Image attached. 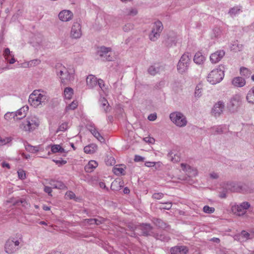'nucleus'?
I'll return each instance as SVG.
<instances>
[{
  "mask_svg": "<svg viewBox=\"0 0 254 254\" xmlns=\"http://www.w3.org/2000/svg\"><path fill=\"white\" fill-rule=\"evenodd\" d=\"M56 72L57 76L60 78L61 82L64 85L74 80V71L66 68L62 64L56 65Z\"/></svg>",
  "mask_w": 254,
  "mask_h": 254,
  "instance_id": "obj_1",
  "label": "nucleus"
},
{
  "mask_svg": "<svg viewBox=\"0 0 254 254\" xmlns=\"http://www.w3.org/2000/svg\"><path fill=\"white\" fill-rule=\"evenodd\" d=\"M47 100V96L43 91L40 90H34L29 96L28 102L34 107L45 103Z\"/></svg>",
  "mask_w": 254,
  "mask_h": 254,
  "instance_id": "obj_2",
  "label": "nucleus"
},
{
  "mask_svg": "<svg viewBox=\"0 0 254 254\" xmlns=\"http://www.w3.org/2000/svg\"><path fill=\"white\" fill-rule=\"evenodd\" d=\"M224 66H219L212 70L208 75L207 80L211 84L219 83L224 76Z\"/></svg>",
  "mask_w": 254,
  "mask_h": 254,
  "instance_id": "obj_3",
  "label": "nucleus"
},
{
  "mask_svg": "<svg viewBox=\"0 0 254 254\" xmlns=\"http://www.w3.org/2000/svg\"><path fill=\"white\" fill-rule=\"evenodd\" d=\"M191 62V55L189 53H184L181 57L177 65V69L181 73H183L188 69Z\"/></svg>",
  "mask_w": 254,
  "mask_h": 254,
  "instance_id": "obj_4",
  "label": "nucleus"
},
{
  "mask_svg": "<svg viewBox=\"0 0 254 254\" xmlns=\"http://www.w3.org/2000/svg\"><path fill=\"white\" fill-rule=\"evenodd\" d=\"M39 123L38 118L35 116H30L22 123L21 127L25 131H31L39 126Z\"/></svg>",
  "mask_w": 254,
  "mask_h": 254,
  "instance_id": "obj_5",
  "label": "nucleus"
},
{
  "mask_svg": "<svg viewBox=\"0 0 254 254\" xmlns=\"http://www.w3.org/2000/svg\"><path fill=\"white\" fill-rule=\"evenodd\" d=\"M170 118L174 124L179 127H185L187 124L186 117L181 112H176L170 114Z\"/></svg>",
  "mask_w": 254,
  "mask_h": 254,
  "instance_id": "obj_6",
  "label": "nucleus"
},
{
  "mask_svg": "<svg viewBox=\"0 0 254 254\" xmlns=\"http://www.w3.org/2000/svg\"><path fill=\"white\" fill-rule=\"evenodd\" d=\"M163 29V25L160 21L155 22L149 35V39L152 41H156L160 37V33Z\"/></svg>",
  "mask_w": 254,
  "mask_h": 254,
  "instance_id": "obj_7",
  "label": "nucleus"
},
{
  "mask_svg": "<svg viewBox=\"0 0 254 254\" xmlns=\"http://www.w3.org/2000/svg\"><path fill=\"white\" fill-rule=\"evenodd\" d=\"M251 205L248 202H243L239 205H234L231 207L233 213L238 216H242L245 214Z\"/></svg>",
  "mask_w": 254,
  "mask_h": 254,
  "instance_id": "obj_8",
  "label": "nucleus"
},
{
  "mask_svg": "<svg viewBox=\"0 0 254 254\" xmlns=\"http://www.w3.org/2000/svg\"><path fill=\"white\" fill-rule=\"evenodd\" d=\"M137 228L138 230L140 231V234H139V236H152L153 235V233L152 231L153 227L150 224L142 223L138 225Z\"/></svg>",
  "mask_w": 254,
  "mask_h": 254,
  "instance_id": "obj_9",
  "label": "nucleus"
},
{
  "mask_svg": "<svg viewBox=\"0 0 254 254\" xmlns=\"http://www.w3.org/2000/svg\"><path fill=\"white\" fill-rule=\"evenodd\" d=\"M241 105V98L239 95H236L231 98L228 107L231 112H235L238 110Z\"/></svg>",
  "mask_w": 254,
  "mask_h": 254,
  "instance_id": "obj_10",
  "label": "nucleus"
},
{
  "mask_svg": "<svg viewBox=\"0 0 254 254\" xmlns=\"http://www.w3.org/2000/svg\"><path fill=\"white\" fill-rule=\"evenodd\" d=\"M98 54L101 57H104L106 60L111 61L113 60L111 56V48L105 47H101L98 51Z\"/></svg>",
  "mask_w": 254,
  "mask_h": 254,
  "instance_id": "obj_11",
  "label": "nucleus"
},
{
  "mask_svg": "<svg viewBox=\"0 0 254 254\" xmlns=\"http://www.w3.org/2000/svg\"><path fill=\"white\" fill-rule=\"evenodd\" d=\"M224 107V103L219 101L214 105L212 109V113L215 117H218L223 113Z\"/></svg>",
  "mask_w": 254,
  "mask_h": 254,
  "instance_id": "obj_12",
  "label": "nucleus"
},
{
  "mask_svg": "<svg viewBox=\"0 0 254 254\" xmlns=\"http://www.w3.org/2000/svg\"><path fill=\"white\" fill-rule=\"evenodd\" d=\"M81 25L79 23L76 22L73 24L70 32V35L72 38L77 39L81 36Z\"/></svg>",
  "mask_w": 254,
  "mask_h": 254,
  "instance_id": "obj_13",
  "label": "nucleus"
},
{
  "mask_svg": "<svg viewBox=\"0 0 254 254\" xmlns=\"http://www.w3.org/2000/svg\"><path fill=\"white\" fill-rule=\"evenodd\" d=\"M189 249L185 246H176L170 249L171 254H187Z\"/></svg>",
  "mask_w": 254,
  "mask_h": 254,
  "instance_id": "obj_14",
  "label": "nucleus"
},
{
  "mask_svg": "<svg viewBox=\"0 0 254 254\" xmlns=\"http://www.w3.org/2000/svg\"><path fill=\"white\" fill-rule=\"evenodd\" d=\"M225 52L223 50L218 51L210 56V60L212 63H217L224 57Z\"/></svg>",
  "mask_w": 254,
  "mask_h": 254,
  "instance_id": "obj_15",
  "label": "nucleus"
},
{
  "mask_svg": "<svg viewBox=\"0 0 254 254\" xmlns=\"http://www.w3.org/2000/svg\"><path fill=\"white\" fill-rule=\"evenodd\" d=\"M3 56L6 61L10 64H13L16 60L14 57V55L12 54L9 48H5L3 51Z\"/></svg>",
  "mask_w": 254,
  "mask_h": 254,
  "instance_id": "obj_16",
  "label": "nucleus"
},
{
  "mask_svg": "<svg viewBox=\"0 0 254 254\" xmlns=\"http://www.w3.org/2000/svg\"><path fill=\"white\" fill-rule=\"evenodd\" d=\"M72 13L68 10H64L59 14V19L63 21H69L72 17Z\"/></svg>",
  "mask_w": 254,
  "mask_h": 254,
  "instance_id": "obj_17",
  "label": "nucleus"
},
{
  "mask_svg": "<svg viewBox=\"0 0 254 254\" xmlns=\"http://www.w3.org/2000/svg\"><path fill=\"white\" fill-rule=\"evenodd\" d=\"M163 43L168 47H172L176 43V36L175 35H167L163 41Z\"/></svg>",
  "mask_w": 254,
  "mask_h": 254,
  "instance_id": "obj_18",
  "label": "nucleus"
},
{
  "mask_svg": "<svg viewBox=\"0 0 254 254\" xmlns=\"http://www.w3.org/2000/svg\"><path fill=\"white\" fill-rule=\"evenodd\" d=\"M5 251L8 254H11L16 251V248L14 247V241L8 240L5 244Z\"/></svg>",
  "mask_w": 254,
  "mask_h": 254,
  "instance_id": "obj_19",
  "label": "nucleus"
},
{
  "mask_svg": "<svg viewBox=\"0 0 254 254\" xmlns=\"http://www.w3.org/2000/svg\"><path fill=\"white\" fill-rule=\"evenodd\" d=\"M87 86L89 88H92L97 84V78L93 75H89L86 78Z\"/></svg>",
  "mask_w": 254,
  "mask_h": 254,
  "instance_id": "obj_20",
  "label": "nucleus"
},
{
  "mask_svg": "<svg viewBox=\"0 0 254 254\" xmlns=\"http://www.w3.org/2000/svg\"><path fill=\"white\" fill-rule=\"evenodd\" d=\"M181 166L182 168V169L187 173L189 175L191 176L194 175L195 176L196 174V170L192 167H191L190 165H187L185 163H182L181 164Z\"/></svg>",
  "mask_w": 254,
  "mask_h": 254,
  "instance_id": "obj_21",
  "label": "nucleus"
},
{
  "mask_svg": "<svg viewBox=\"0 0 254 254\" xmlns=\"http://www.w3.org/2000/svg\"><path fill=\"white\" fill-rule=\"evenodd\" d=\"M49 184L55 189L64 190L66 188L65 185L61 181L52 180L49 182Z\"/></svg>",
  "mask_w": 254,
  "mask_h": 254,
  "instance_id": "obj_22",
  "label": "nucleus"
},
{
  "mask_svg": "<svg viewBox=\"0 0 254 254\" xmlns=\"http://www.w3.org/2000/svg\"><path fill=\"white\" fill-rule=\"evenodd\" d=\"M232 84L236 87H241L246 84V81L242 77H236L232 80Z\"/></svg>",
  "mask_w": 254,
  "mask_h": 254,
  "instance_id": "obj_23",
  "label": "nucleus"
},
{
  "mask_svg": "<svg viewBox=\"0 0 254 254\" xmlns=\"http://www.w3.org/2000/svg\"><path fill=\"white\" fill-rule=\"evenodd\" d=\"M98 163L94 160L90 161L85 166L84 170L87 173H91L97 167Z\"/></svg>",
  "mask_w": 254,
  "mask_h": 254,
  "instance_id": "obj_24",
  "label": "nucleus"
},
{
  "mask_svg": "<svg viewBox=\"0 0 254 254\" xmlns=\"http://www.w3.org/2000/svg\"><path fill=\"white\" fill-rule=\"evenodd\" d=\"M162 67L158 64L151 65L148 69V72L149 74L154 75L160 72L162 69Z\"/></svg>",
  "mask_w": 254,
  "mask_h": 254,
  "instance_id": "obj_25",
  "label": "nucleus"
},
{
  "mask_svg": "<svg viewBox=\"0 0 254 254\" xmlns=\"http://www.w3.org/2000/svg\"><path fill=\"white\" fill-rule=\"evenodd\" d=\"M29 108L27 106H23L19 109L17 112H15L17 114V117L19 116V117L16 118L17 120H20L25 117L27 114Z\"/></svg>",
  "mask_w": 254,
  "mask_h": 254,
  "instance_id": "obj_26",
  "label": "nucleus"
},
{
  "mask_svg": "<svg viewBox=\"0 0 254 254\" xmlns=\"http://www.w3.org/2000/svg\"><path fill=\"white\" fill-rule=\"evenodd\" d=\"M157 240H160L162 242H167L170 240V238L162 233H153L152 236Z\"/></svg>",
  "mask_w": 254,
  "mask_h": 254,
  "instance_id": "obj_27",
  "label": "nucleus"
},
{
  "mask_svg": "<svg viewBox=\"0 0 254 254\" xmlns=\"http://www.w3.org/2000/svg\"><path fill=\"white\" fill-rule=\"evenodd\" d=\"M99 102L100 103L101 107L104 110V111L107 113L111 110V107L109 106L108 101L105 98H102L100 99Z\"/></svg>",
  "mask_w": 254,
  "mask_h": 254,
  "instance_id": "obj_28",
  "label": "nucleus"
},
{
  "mask_svg": "<svg viewBox=\"0 0 254 254\" xmlns=\"http://www.w3.org/2000/svg\"><path fill=\"white\" fill-rule=\"evenodd\" d=\"M90 131L92 135L101 143L105 142L104 138L101 135L97 129L95 127L90 129Z\"/></svg>",
  "mask_w": 254,
  "mask_h": 254,
  "instance_id": "obj_29",
  "label": "nucleus"
},
{
  "mask_svg": "<svg viewBox=\"0 0 254 254\" xmlns=\"http://www.w3.org/2000/svg\"><path fill=\"white\" fill-rule=\"evenodd\" d=\"M97 149V145L94 143H91L84 147V151L86 153L93 154Z\"/></svg>",
  "mask_w": 254,
  "mask_h": 254,
  "instance_id": "obj_30",
  "label": "nucleus"
},
{
  "mask_svg": "<svg viewBox=\"0 0 254 254\" xmlns=\"http://www.w3.org/2000/svg\"><path fill=\"white\" fill-rule=\"evenodd\" d=\"M205 60V57L200 52L196 53L193 58L194 62L198 64H203Z\"/></svg>",
  "mask_w": 254,
  "mask_h": 254,
  "instance_id": "obj_31",
  "label": "nucleus"
},
{
  "mask_svg": "<svg viewBox=\"0 0 254 254\" xmlns=\"http://www.w3.org/2000/svg\"><path fill=\"white\" fill-rule=\"evenodd\" d=\"M152 221L153 223L158 228L161 229H165L168 227L167 224L160 219L153 218Z\"/></svg>",
  "mask_w": 254,
  "mask_h": 254,
  "instance_id": "obj_32",
  "label": "nucleus"
},
{
  "mask_svg": "<svg viewBox=\"0 0 254 254\" xmlns=\"http://www.w3.org/2000/svg\"><path fill=\"white\" fill-rule=\"evenodd\" d=\"M123 183L119 181L115 180L113 181L111 186V189L114 191L119 190L122 187Z\"/></svg>",
  "mask_w": 254,
  "mask_h": 254,
  "instance_id": "obj_33",
  "label": "nucleus"
},
{
  "mask_svg": "<svg viewBox=\"0 0 254 254\" xmlns=\"http://www.w3.org/2000/svg\"><path fill=\"white\" fill-rule=\"evenodd\" d=\"M124 13L127 15L133 16L137 14L138 11L136 8L129 7L125 9Z\"/></svg>",
  "mask_w": 254,
  "mask_h": 254,
  "instance_id": "obj_34",
  "label": "nucleus"
},
{
  "mask_svg": "<svg viewBox=\"0 0 254 254\" xmlns=\"http://www.w3.org/2000/svg\"><path fill=\"white\" fill-rule=\"evenodd\" d=\"M168 157L173 162H178L180 161V157L178 154H175L172 151L169 152L168 154Z\"/></svg>",
  "mask_w": 254,
  "mask_h": 254,
  "instance_id": "obj_35",
  "label": "nucleus"
},
{
  "mask_svg": "<svg viewBox=\"0 0 254 254\" xmlns=\"http://www.w3.org/2000/svg\"><path fill=\"white\" fill-rule=\"evenodd\" d=\"M241 12H242V10L240 7L234 6L229 10L228 13L231 16L234 17L239 14Z\"/></svg>",
  "mask_w": 254,
  "mask_h": 254,
  "instance_id": "obj_36",
  "label": "nucleus"
},
{
  "mask_svg": "<svg viewBox=\"0 0 254 254\" xmlns=\"http://www.w3.org/2000/svg\"><path fill=\"white\" fill-rule=\"evenodd\" d=\"M51 151L54 153H63L65 152V150L59 144H54L51 146Z\"/></svg>",
  "mask_w": 254,
  "mask_h": 254,
  "instance_id": "obj_37",
  "label": "nucleus"
},
{
  "mask_svg": "<svg viewBox=\"0 0 254 254\" xmlns=\"http://www.w3.org/2000/svg\"><path fill=\"white\" fill-rule=\"evenodd\" d=\"M145 165L148 167H153L155 168V170H158L161 167V163L160 162H155L147 161L145 163Z\"/></svg>",
  "mask_w": 254,
  "mask_h": 254,
  "instance_id": "obj_38",
  "label": "nucleus"
},
{
  "mask_svg": "<svg viewBox=\"0 0 254 254\" xmlns=\"http://www.w3.org/2000/svg\"><path fill=\"white\" fill-rule=\"evenodd\" d=\"M64 96L66 99H70L73 94V90L70 87H66L64 90Z\"/></svg>",
  "mask_w": 254,
  "mask_h": 254,
  "instance_id": "obj_39",
  "label": "nucleus"
},
{
  "mask_svg": "<svg viewBox=\"0 0 254 254\" xmlns=\"http://www.w3.org/2000/svg\"><path fill=\"white\" fill-rule=\"evenodd\" d=\"M246 98L249 103L254 104V90L253 88L248 92Z\"/></svg>",
  "mask_w": 254,
  "mask_h": 254,
  "instance_id": "obj_40",
  "label": "nucleus"
},
{
  "mask_svg": "<svg viewBox=\"0 0 254 254\" xmlns=\"http://www.w3.org/2000/svg\"><path fill=\"white\" fill-rule=\"evenodd\" d=\"M239 240H242V241H246V240L250 239V234L246 231H242L238 236Z\"/></svg>",
  "mask_w": 254,
  "mask_h": 254,
  "instance_id": "obj_41",
  "label": "nucleus"
},
{
  "mask_svg": "<svg viewBox=\"0 0 254 254\" xmlns=\"http://www.w3.org/2000/svg\"><path fill=\"white\" fill-rule=\"evenodd\" d=\"M210 130H211V133L214 135L222 133L223 131L221 126L213 127L210 128Z\"/></svg>",
  "mask_w": 254,
  "mask_h": 254,
  "instance_id": "obj_42",
  "label": "nucleus"
},
{
  "mask_svg": "<svg viewBox=\"0 0 254 254\" xmlns=\"http://www.w3.org/2000/svg\"><path fill=\"white\" fill-rule=\"evenodd\" d=\"M252 72L248 68L242 67L240 68V74L245 77H249Z\"/></svg>",
  "mask_w": 254,
  "mask_h": 254,
  "instance_id": "obj_43",
  "label": "nucleus"
},
{
  "mask_svg": "<svg viewBox=\"0 0 254 254\" xmlns=\"http://www.w3.org/2000/svg\"><path fill=\"white\" fill-rule=\"evenodd\" d=\"M4 117L7 121H10L12 119L17 117V114L15 112H7L4 115Z\"/></svg>",
  "mask_w": 254,
  "mask_h": 254,
  "instance_id": "obj_44",
  "label": "nucleus"
},
{
  "mask_svg": "<svg viewBox=\"0 0 254 254\" xmlns=\"http://www.w3.org/2000/svg\"><path fill=\"white\" fill-rule=\"evenodd\" d=\"M68 128V123L67 122H64L60 125L56 132H58L59 131H64L66 130Z\"/></svg>",
  "mask_w": 254,
  "mask_h": 254,
  "instance_id": "obj_45",
  "label": "nucleus"
},
{
  "mask_svg": "<svg viewBox=\"0 0 254 254\" xmlns=\"http://www.w3.org/2000/svg\"><path fill=\"white\" fill-rule=\"evenodd\" d=\"M77 107V102L73 101L71 103L66 106L65 108V111L67 112L69 110L75 109Z\"/></svg>",
  "mask_w": 254,
  "mask_h": 254,
  "instance_id": "obj_46",
  "label": "nucleus"
},
{
  "mask_svg": "<svg viewBox=\"0 0 254 254\" xmlns=\"http://www.w3.org/2000/svg\"><path fill=\"white\" fill-rule=\"evenodd\" d=\"M202 88L200 85H198L196 86L195 88V90L194 92V96L196 98H199L202 95Z\"/></svg>",
  "mask_w": 254,
  "mask_h": 254,
  "instance_id": "obj_47",
  "label": "nucleus"
},
{
  "mask_svg": "<svg viewBox=\"0 0 254 254\" xmlns=\"http://www.w3.org/2000/svg\"><path fill=\"white\" fill-rule=\"evenodd\" d=\"M25 149L27 151L32 153H36L38 151V149L37 146H33L30 144L26 145Z\"/></svg>",
  "mask_w": 254,
  "mask_h": 254,
  "instance_id": "obj_48",
  "label": "nucleus"
},
{
  "mask_svg": "<svg viewBox=\"0 0 254 254\" xmlns=\"http://www.w3.org/2000/svg\"><path fill=\"white\" fill-rule=\"evenodd\" d=\"M133 28L134 25L133 24L131 23H127L124 26V27H123V29L125 32H127L130 30L133 29Z\"/></svg>",
  "mask_w": 254,
  "mask_h": 254,
  "instance_id": "obj_49",
  "label": "nucleus"
},
{
  "mask_svg": "<svg viewBox=\"0 0 254 254\" xmlns=\"http://www.w3.org/2000/svg\"><path fill=\"white\" fill-rule=\"evenodd\" d=\"M203 211L206 213L211 214L215 211V208L208 205H205L203 208Z\"/></svg>",
  "mask_w": 254,
  "mask_h": 254,
  "instance_id": "obj_50",
  "label": "nucleus"
},
{
  "mask_svg": "<svg viewBox=\"0 0 254 254\" xmlns=\"http://www.w3.org/2000/svg\"><path fill=\"white\" fill-rule=\"evenodd\" d=\"M113 172L117 175H124V169L120 167H114L113 170Z\"/></svg>",
  "mask_w": 254,
  "mask_h": 254,
  "instance_id": "obj_51",
  "label": "nucleus"
},
{
  "mask_svg": "<svg viewBox=\"0 0 254 254\" xmlns=\"http://www.w3.org/2000/svg\"><path fill=\"white\" fill-rule=\"evenodd\" d=\"M225 189L230 191L235 190V183L233 182H227L225 184Z\"/></svg>",
  "mask_w": 254,
  "mask_h": 254,
  "instance_id": "obj_52",
  "label": "nucleus"
},
{
  "mask_svg": "<svg viewBox=\"0 0 254 254\" xmlns=\"http://www.w3.org/2000/svg\"><path fill=\"white\" fill-rule=\"evenodd\" d=\"M163 206L160 207V209L169 210L172 207V203L171 202H162Z\"/></svg>",
  "mask_w": 254,
  "mask_h": 254,
  "instance_id": "obj_53",
  "label": "nucleus"
},
{
  "mask_svg": "<svg viewBox=\"0 0 254 254\" xmlns=\"http://www.w3.org/2000/svg\"><path fill=\"white\" fill-rule=\"evenodd\" d=\"M40 63H41V61L40 60L35 59V60H33L29 61L28 63V65H29L31 66H35V65L39 64Z\"/></svg>",
  "mask_w": 254,
  "mask_h": 254,
  "instance_id": "obj_54",
  "label": "nucleus"
},
{
  "mask_svg": "<svg viewBox=\"0 0 254 254\" xmlns=\"http://www.w3.org/2000/svg\"><path fill=\"white\" fill-rule=\"evenodd\" d=\"M106 221V219L103 217H99L98 218H95V224L99 225L102 223H104Z\"/></svg>",
  "mask_w": 254,
  "mask_h": 254,
  "instance_id": "obj_55",
  "label": "nucleus"
},
{
  "mask_svg": "<svg viewBox=\"0 0 254 254\" xmlns=\"http://www.w3.org/2000/svg\"><path fill=\"white\" fill-rule=\"evenodd\" d=\"M18 178L21 180H24L26 178V174L23 170H19L17 172Z\"/></svg>",
  "mask_w": 254,
  "mask_h": 254,
  "instance_id": "obj_56",
  "label": "nucleus"
},
{
  "mask_svg": "<svg viewBox=\"0 0 254 254\" xmlns=\"http://www.w3.org/2000/svg\"><path fill=\"white\" fill-rule=\"evenodd\" d=\"M65 196L70 199H74L75 197V194L72 191H68L65 193Z\"/></svg>",
  "mask_w": 254,
  "mask_h": 254,
  "instance_id": "obj_57",
  "label": "nucleus"
},
{
  "mask_svg": "<svg viewBox=\"0 0 254 254\" xmlns=\"http://www.w3.org/2000/svg\"><path fill=\"white\" fill-rule=\"evenodd\" d=\"M11 141V139L8 137H5V138L0 139V145H3L6 143L9 142Z\"/></svg>",
  "mask_w": 254,
  "mask_h": 254,
  "instance_id": "obj_58",
  "label": "nucleus"
},
{
  "mask_svg": "<svg viewBox=\"0 0 254 254\" xmlns=\"http://www.w3.org/2000/svg\"><path fill=\"white\" fill-rule=\"evenodd\" d=\"M138 225H135L133 224H129L127 226V228L129 231H134L135 230L138 231Z\"/></svg>",
  "mask_w": 254,
  "mask_h": 254,
  "instance_id": "obj_59",
  "label": "nucleus"
},
{
  "mask_svg": "<svg viewBox=\"0 0 254 254\" xmlns=\"http://www.w3.org/2000/svg\"><path fill=\"white\" fill-rule=\"evenodd\" d=\"M164 194L162 193H155L152 195V197L155 199H160L163 198Z\"/></svg>",
  "mask_w": 254,
  "mask_h": 254,
  "instance_id": "obj_60",
  "label": "nucleus"
},
{
  "mask_svg": "<svg viewBox=\"0 0 254 254\" xmlns=\"http://www.w3.org/2000/svg\"><path fill=\"white\" fill-rule=\"evenodd\" d=\"M147 118L150 121H154L157 119V115L156 113L151 114L148 116Z\"/></svg>",
  "mask_w": 254,
  "mask_h": 254,
  "instance_id": "obj_61",
  "label": "nucleus"
},
{
  "mask_svg": "<svg viewBox=\"0 0 254 254\" xmlns=\"http://www.w3.org/2000/svg\"><path fill=\"white\" fill-rule=\"evenodd\" d=\"M241 48H242V45H241L240 47H239L238 44L236 42H235V43L233 44L232 45V46L231 47L232 50H235V51H236V50L240 51L241 50Z\"/></svg>",
  "mask_w": 254,
  "mask_h": 254,
  "instance_id": "obj_62",
  "label": "nucleus"
},
{
  "mask_svg": "<svg viewBox=\"0 0 254 254\" xmlns=\"http://www.w3.org/2000/svg\"><path fill=\"white\" fill-rule=\"evenodd\" d=\"M44 190L45 192L48 193L49 195H52V190L51 187L45 186Z\"/></svg>",
  "mask_w": 254,
  "mask_h": 254,
  "instance_id": "obj_63",
  "label": "nucleus"
},
{
  "mask_svg": "<svg viewBox=\"0 0 254 254\" xmlns=\"http://www.w3.org/2000/svg\"><path fill=\"white\" fill-rule=\"evenodd\" d=\"M144 159V158L141 156H139V155H135L134 156V161L135 162H140V161H143Z\"/></svg>",
  "mask_w": 254,
  "mask_h": 254,
  "instance_id": "obj_64",
  "label": "nucleus"
}]
</instances>
